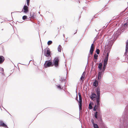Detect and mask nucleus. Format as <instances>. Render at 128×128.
<instances>
[{
  "instance_id": "1",
  "label": "nucleus",
  "mask_w": 128,
  "mask_h": 128,
  "mask_svg": "<svg viewBox=\"0 0 128 128\" xmlns=\"http://www.w3.org/2000/svg\"><path fill=\"white\" fill-rule=\"evenodd\" d=\"M121 34V32L118 30L114 34V40H111L110 41L107 40L106 42V45L104 46L106 50L104 51V53L106 54L104 56V64H106L108 62L109 56V54L110 51V49L114 42L118 37L119 35Z\"/></svg>"
},
{
  "instance_id": "2",
  "label": "nucleus",
  "mask_w": 128,
  "mask_h": 128,
  "mask_svg": "<svg viewBox=\"0 0 128 128\" xmlns=\"http://www.w3.org/2000/svg\"><path fill=\"white\" fill-rule=\"evenodd\" d=\"M59 84L57 85H56V88L57 89L61 90L62 89L65 91L64 90L65 89V88L64 89H63L64 87L65 86L67 81L66 80V77L64 78L62 76H59Z\"/></svg>"
},
{
  "instance_id": "3",
  "label": "nucleus",
  "mask_w": 128,
  "mask_h": 128,
  "mask_svg": "<svg viewBox=\"0 0 128 128\" xmlns=\"http://www.w3.org/2000/svg\"><path fill=\"white\" fill-rule=\"evenodd\" d=\"M108 62L106 64H104V62L103 63V67L102 68V64L101 62L99 63L98 67V68L99 70L98 72V79H100L101 78V76H103L104 74V72L106 69V65Z\"/></svg>"
},
{
  "instance_id": "4",
  "label": "nucleus",
  "mask_w": 128,
  "mask_h": 128,
  "mask_svg": "<svg viewBox=\"0 0 128 128\" xmlns=\"http://www.w3.org/2000/svg\"><path fill=\"white\" fill-rule=\"evenodd\" d=\"M120 120V128H128V118L126 116H125L122 120L121 119Z\"/></svg>"
},
{
  "instance_id": "5",
  "label": "nucleus",
  "mask_w": 128,
  "mask_h": 128,
  "mask_svg": "<svg viewBox=\"0 0 128 128\" xmlns=\"http://www.w3.org/2000/svg\"><path fill=\"white\" fill-rule=\"evenodd\" d=\"M95 40L94 41L93 43L92 44L89 53L88 54V59H89L91 60L92 57L91 56L93 52L94 51V43Z\"/></svg>"
},
{
  "instance_id": "6",
  "label": "nucleus",
  "mask_w": 128,
  "mask_h": 128,
  "mask_svg": "<svg viewBox=\"0 0 128 128\" xmlns=\"http://www.w3.org/2000/svg\"><path fill=\"white\" fill-rule=\"evenodd\" d=\"M52 58H50V60L46 61L44 64V66L45 68H47L53 66L52 62L51 60Z\"/></svg>"
},
{
  "instance_id": "7",
  "label": "nucleus",
  "mask_w": 128,
  "mask_h": 128,
  "mask_svg": "<svg viewBox=\"0 0 128 128\" xmlns=\"http://www.w3.org/2000/svg\"><path fill=\"white\" fill-rule=\"evenodd\" d=\"M60 60L58 57L57 56L54 58L53 62H52L53 66H54L56 68H58L59 66V62Z\"/></svg>"
},
{
  "instance_id": "8",
  "label": "nucleus",
  "mask_w": 128,
  "mask_h": 128,
  "mask_svg": "<svg viewBox=\"0 0 128 128\" xmlns=\"http://www.w3.org/2000/svg\"><path fill=\"white\" fill-rule=\"evenodd\" d=\"M97 111L94 112V116L95 118H97V116H99V115H102V114L100 110L99 107H98L97 109H96Z\"/></svg>"
},
{
  "instance_id": "9",
  "label": "nucleus",
  "mask_w": 128,
  "mask_h": 128,
  "mask_svg": "<svg viewBox=\"0 0 128 128\" xmlns=\"http://www.w3.org/2000/svg\"><path fill=\"white\" fill-rule=\"evenodd\" d=\"M94 103L95 104L94 108L97 109V108L100 106V99L96 98V100L94 102Z\"/></svg>"
},
{
  "instance_id": "10",
  "label": "nucleus",
  "mask_w": 128,
  "mask_h": 128,
  "mask_svg": "<svg viewBox=\"0 0 128 128\" xmlns=\"http://www.w3.org/2000/svg\"><path fill=\"white\" fill-rule=\"evenodd\" d=\"M90 98L94 102L96 100V98H97V95H96L94 93L92 92H91V95L90 96Z\"/></svg>"
},
{
  "instance_id": "11",
  "label": "nucleus",
  "mask_w": 128,
  "mask_h": 128,
  "mask_svg": "<svg viewBox=\"0 0 128 128\" xmlns=\"http://www.w3.org/2000/svg\"><path fill=\"white\" fill-rule=\"evenodd\" d=\"M29 11V8L28 6L26 5V4L23 7L22 12H24L26 14L28 13Z\"/></svg>"
},
{
  "instance_id": "12",
  "label": "nucleus",
  "mask_w": 128,
  "mask_h": 128,
  "mask_svg": "<svg viewBox=\"0 0 128 128\" xmlns=\"http://www.w3.org/2000/svg\"><path fill=\"white\" fill-rule=\"evenodd\" d=\"M96 94L97 95V98H96L100 99V88L99 87H97L96 89Z\"/></svg>"
},
{
  "instance_id": "13",
  "label": "nucleus",
  "mask_w": 128,
  "mask_h": 128,
  "mask_svg": "<svg viewBox=\"0 0 128 128\" xmlns=\"http://www.w3.org/2000/svg\"><path fill=\"white\" fill-rule=\"evenodd\" d=\"M98 120L100 124V125H103V122L102 119V115H99V116H97V118H96Z\"/></svg>"
},
{
  "instance_id": "14",
  "label": "nucleus",
  "mask_w": 128,
  "mask_h": 128,
  "mask_svg": "<svg viewBox=\"0 0 128 128\" xmlns=\"http://www.w3.org/2000/svg\"><path fill=\"white\" fill-rule=\"evenodd\" d=\"M0 126L5 128H8L6 124L2 120H0Z\"/></svg>"
},
{
  "instance_id": "15",
  "label": "nucleus",
  "mask_w": 128,
  "mask_h": 128,
  "mask_svg": "<svg viewBox=\"0 0 128 128\" xmlns=\"http://www.w3.org/2000/svg\"><path fill=\"white\" fill-rule=\"evenodd\" d=\"M47 50L46 52V56H50V58H52V57L51 56V51H50V49L48 48H47Z\"/></svg>"
},
{
  "instance_id": "16",
  "label": "nucleus",
  "mask_w": 128,
  "mask_h": 128,
  "mask_svg": "<svg viewBox=\"0 0 128 128\" xmlns=\"http://www.w3.org/2000/svg\"><path fill=\"white\" fill-rule=\"evenodd\" d=\"M78 95L79 96V101H78V104L79 102L81 104H82V97L80 94V93L79 90L78 92Z\"/></svg>"
},
{
  "instance_id": "17",
  "label": "nucleus",
  "mask_w": 128,
  "mask_h": 128,
  "mask_svg": "<svg viewBox=\"0 0 128 128\" xmlns=\"http://www.w3.org/2000/svg\"><path fill=\"white\" fill-rule=\"evenodd\" d=\"M128 52V40H127L126 42V52L124 54L126 55V53Z\"/></svg>"
},
{
  "instance_id": "18",
  "label": "nucleus",
  "mask_w": 128,
  "mask_h": 128,
  "mask_svg": "<svg viewBox=\"0 0 128 128\" xmlns=\"http://www.w3.org/2000/svg\"><path fill=\"white\" fill-rule=\"evenodd\" d=\"M5 58L2 56H0V64L2 63L4 61Z\"/></svg>"
},
{
  "instance_id": "19",
  "label": "nucleus",
  "mask_w": 128,
  "mask_h": 128,
  "mask_svg": "<svg viewBox=\"0 0 128 128\" xmlns=\"http://www.w3.org/2000/svg\"><path fill=\"white\" fill-rule=\"evenodd\" d=\"M82 104H81L79 102L78 103L79 108L80 112H81L82 111Z\"/></svg>"
},
{
  "instance_id": "20",
  "label": "nucleus",
  "mask_w": 128,
  "mask_h": 128,
  "mask_svg": "<svg viewBox=\"0 0 128 128\" xmlns=\"http://www.w3.org/2000/svg\"><path fill=\"white\" fill-rule=\"evenodd\" d=\"M93 85L96 87L98 85V81L96 80L93 82Z\"/></svg>"
},
{
  "instance_id": "21",
  "label": "nucleus",
  "mask_w": 128,
  "mask_h": 128,
  "mask_svg": "<svg viewBox=\"0 0 128 128\" xmlns=\"http://www.w3.org/2000/svg\"><path fill=\"white\" fill-rule=\"evenodd\" d=\"M30 17H31L32 19H34L35 18L36 15H34V12L32 14L30 13Z\"/></svg>"
},
{
  "instance_id": "22",
  "label": "nucleus",
  "mask_w": 128,
  "mask_h": 128,
  "mask_svg": "<svg viewBox=\"0 0 128 128\" xmlns=\"http://www.w3.org/2000/svg\"><path fill=\"white\" fill-rule=\"evenodd\" d=\"M62 49V47L60 45H59L58 48V51L60 52H61V49Z\"/></svg>"
},
{
  "instance_id": "23",
  "label": "nucleus",
  "mask_w": 128,
  "mask_h": 128,
  "mask_svg": "<svg viewBox=\"0 0 128 128\" xmlns=\"http://www.w3.org/2000/svg\"><path fill=\"white\" fill-rule=\"evenodd\" d=\"M47 48H46L44 50V55L45 56H47L46 52L47 50Z\"/></svg>"
},
{
  "instance_id": "24",
  "label": "nucleus",
  "mask_w": 128,
  "mask_h": 128,
  "mask_svg": "<svg viewBox=\"0 0 128 128\" xmlns=\"http://www.w3.org/2000/svg\"><path fill=\"white\" fill-rule=\"evenodd\" d=\"M93 126L94 128H98V126L96 124H93Z\"/></svg>"
},
{
  "instance_id": "25",
  "label": "nucleus",
  "mask_w": 128,
  "mask_h": 128,
  "mask_svg": "<svg viewBox=\"0 0 128 128\" xmlns=\"http://www.w3.org/2000/svg\"><path fill=\"white\" fill-rule=\"evenodd\" d=\"M98 55L95 54L94 55V58L95 60H97L98 59Z\"/></svg>"
},
{
  "instance_id": "26",
  "label": "nucleus",
  "mask_w": 128,
  "mask_h": 128,
  "mask_svg": "<svg viewBox=\"0 0 128 128\" xmlns=\"http://www.w3.org/2000/svg\"><path fill=\"white\" fill-rule=\"evenodd\" d=\"M27 18H28V17L26 16H24L22 17V19L24 20H25Z\"/></svg>"
},
{
  "instance_id": "27",
  "label": "nucleus",
  "mask_w": 128,
  "mask_h": 128,
  "mask_svg": "<svg viewBox=\"0 0 128 128\" xmlns=\"http://www.w3.org/2000/svg\"><path fill=\"white\" fill-rule=\"evenodd\" d=\"M52 43V41L51 40L48 41L47 42L48 44V45H50Z\"/></svg>"
},
{
  "instance_id": "28",
  "label": "nucleus",
  "mask_w": 128,
  "mask_h": 128,
  "mask_svg": "<svg viewBox=\"0 0 128 128\" xmlns=\"http://www.w3.org/2000/svg\"><path fill=\"white\" fill-rule=\"evenodd\" d=\"M96 52L98 54L100 53V50L99 49L97 48L96 50Z\"/></svg>"
},
{
  "instance_id": "29",
  "label": "nucleus",
  "mask_w": 128,
  "mask_h": 128,
  "mask_svg": "<svg viewBox=\"0 0 128 128\" xmlns=\"http://www.w3.org/2000/svg\"><path fill=\"white\" fill-rule=\"evenodd\" d=\"M26 1L27 4L28 6L29 5L30 0H26Z\"/></svg>"
},
{
  "instance_id": "30",
  "label": "nucleus",
  "mask_w": 128,
  "mask_h": 128,
  "mask_svg": "<svg viewBox=\"0 0 128 128\" xmlns=\"http://www.w3.org/2000/svg\"><path fill=\"white\" fill-rule=\"evenodd\" d=\"M89 109L90 110H91L92 109V106L91 105H90V104H89Z\"/></svg>"
},
{
  "instance_id": "31",
  "label": "nucleus",
  "mask_w": 128,
  "mask_h": 128,
  "mask_svg": "<svg viewBox=\"0 0 128 128\" xmlns=\"http://www.w3.org/2000/svg\"><path fill=\"white\" fill-rule=\"evenodd\" d=\"M85 74H84V76H83L82 75L81 76V77L80 78L81 80H82V78H84L85 76Z\"/></svg>"
},
{
  "instance_id": "32",
  "label": "nucleus",
  "mask_w": 128,
  "mask_h": 128,
  "mask_svg": "<svg viewBox=\"0 0 128 128\" xmlns=\"http://www.w3.org/2000/svg\"><path fill=\"white\" fill-rule=\"evenodd\" d=\"M0 71L4 72V70L3 68L0 67Z\"/></svg>"
},
{
  "instance_id": "33",
  "label": "nucleus",
  "mask_w": 128,
  "mask_h": 128,
  "mask_svg": "<svg viewBox=\"0 0 128 128\" xmlns=\"http://www.w3.org/2000/svg\"><path fill=\"white\" fill-rule=\"evenodd\" d=\"M91 121L92 122V124H94L95 123L94 122V120L92 118V119H91Z\"/></svg>"
},
{
  "instance_id": "34",
  "label": "nucleus",
  "mask_w": 128,
  "mask_h": 128,
  "mask_svg": "<svg viewBox=\"0 0 128 128\" xmlns=\"http://www.w3.org/2000/svg\"><path fill=\"white\" fill-rule=\"evenodd\" d=\"M78 94H77L76 96V100L78 102Z\"/></svg>"
},
{
  "instance_id": "35",
  "label": "nucleus",
  "mask_w": 128,
  "mask_h": 128,
  "mask_svg": "<svg viewBox=\"0 0 128 128\" xmlns=\"http://www.w3.org/2000/svg\"><path fill=\"white\" fill-rule=\"evenodd\" d=\"M93 110L94 111H95V112L96 111V109L95 108H93Z\"/></svg>"
},
{
  "instance_id": "36",
  "label": "nucleus",
  "mask_w": 128,
  "mask_h": 128,
  "mask_svg": "<svg viewBox=\"0 0 128 128\" xmlns=\"http://www.w3.org/2000/svg\"><path fill=\"white\" fill-rule=\"evenodd\" d=\"M2 107L6 110V111L9 114H10L11 116H12V115L8 112V111L6 110L2 106Z\"/></svg>"
},
{
  "instance_id": "37",
  "label": "nucleus",
  "mask_w": 128,
  "mask_h": 128,
  "mask_svg": "<svg viewBox=\"0 0 128 128\" xmlns=\"http://www.w3.org/2000/svg\"><path fill=\"white\" fill-rule=\"evenodd\" d=\"M90 105H91V106H92L94 105V103L92 102H90Z\"/></svg>"
},
{
  "instance_id": "38",
  "label": "nucleus",
  "mask_w": 128,
  "mask_h": 128,
  "mask_svg": "<svg viewBox=\"0 0 128 128\" xmlns=\"http://www.w3.org/2000/svg\"><path fill=\"white\" fill-rule=\"evenodd\" d=\"M96 18V16H94V17H93L92 18V19L91 20H93L94 18Z\"/></svg>"
},
{
  "instance_id": "39",
  "label": "nucleus",
  "mask_w": 128,
  "mask_h": 128,
  "mask_svg": "<svg viewBox=\"0 0 128 128\" xmlns=\"http://www.w3.org/2000/svg\"><path fill=\"white\" fill-rule=\"evenodd\" d=\"M16 12V11H14V12H11V14H12V13H15V12Z\"/></svg>"
},
{
  "instance_id": "40",
  "label": "nucleus",
  "mask_w": 128,
  "mask_h": 128,
  "mask_svg": "<svg viewBox=\"0 0 128 128\" xmlns=\"http://www.w3.org/2000/svg\"><path fill=\"white\" fill-rule=\"evenodd\" d=\"M47 57H48V58H47V60H50V58L49 57H50V56H47Z\"/></svg>"
},
{
  "instance_id": "41",
  "label": "nucleus",
  "mask_w": 128,
  "mask_h": 128,
  "mask_svg": "<svg viewBox=\"0 0 128 128\" xmlns=\"http://www.w3.org/2000/svg\"><path fill=\"white\" fill-rule=\"evenodd\" d=\"M24 21H23L24 22ZM18 22L20 23H22L23 21H18Z\"/></svg>"
},
{
  "instance_id": "42",
  "label": "nucleus",
  "mask_w": 128,
  "mask_h": 128,
  "mask_svg": "<svg viewBox=\"0 0 128 128\" xmlns=\"http://www.w3.org/2000/svg\"><path fill=\"white\" fill-rule=\"evenodd\" d=\"M2 50H3V52L4 50V47L3 46L2 47Z\"/></svg>"
},
{
  "instance_id": "43",
  "label": "nucleus",
  "mask_w": 128,
  "mask_h": 128,
  "mask_svg": "<svg viewBox=\"0 0 128 128\" xmlns=\"http://www.w3.org/2000/svg\"><path fill=\"white\" fill-rule=\"evenodd\" d=\"M128 8V6L126 8L125 10H124L123 12H125V10Z\"/></svg>"
},
{
  "instance_id": "44",
  "label": "nucleus",
  "mask_w": 128,
  "mask_h": 128,
  "mask_svg": "<svg viewBox=\"0 0 128 128\" xmlns=\"http://www.w3.org/2000/svg\"><path fill=\"white\" fill-rule=\"evenodd\" d=\"M33 60H33V59H32V60H30V61H29V64H30V62L31 61H33Z\"/></svg>"
},
{
  "instance_id": "45",
  "label": "nucleus",
  "mask_w": 128,
  "mask_h": 128,
  "mask_svg": "<svg viewBox=\"0 0 128 128\" xmlns=\"http://www.w3.org/2000/svg\"><path fill=\"white\" fill-rule=\"evenodd\" d=\"M77 86H76V94H77Z\"/></svg>"
},
{
  "instance_id": "46",
  "label": "nucleus",
  "mask_w": 128,
  "mask_h": 128,
  "mask_svg": "<svg viewBox=\"0 0 128 128\" xmlns=\"http://www.w3.org/2000/svg\"><path fill=\"white\" fill-rule=\"evenodd\" d=\"M97 60H95L94 62H97Z\"/></svg>"
},
{
  "instance_id": "47",
  "label": "nucleus",
  "mask_w": 128,
  "mask_h": 128,
  "mask_svg": "<svg viewBox=\"0 0 128 128\" xmlns=\"http://www.w3.org/2000/svg\"><path fill=\"white\" fill-rule=\"evenodd\" d=\"M77 31V30H76V32L74 33V34H75L76 33Z\"/></svg>"
},
{
  "instance_id": "48",
  "label": "nucleus",
  "mask_w": 128,
  "mask_h": 128,
  "mask_svg": "<svg viewBox=\"0 0 128 128\" xmlns=\"http://www.w3.org/2000/svg\"><path fill=\"white\" fill-rule=\"evenodd\" d=\"M30 17L29 18H28V19L27 20H29L30 19Z\"/></svg>"
},
{
  "instance_id": "49",
  "label": "nucleus",
  "mask_w": 128,
  "mask_h": 128,
  "mask_svg": "<svg viewBox=\"0 0 128 128\" xmlns=\"http://www.w3.org/2000/svg\"><path fill=\"white\" fill-rule=\"evenodd\" d=\"M2 73V74L3 75H4V74L3 73H2V72L1 73Z\"/></svg>"
},
{
  "instance_id": "50",
  "label": "nucleus",
  "mask_w": 128,
  "mask_h": 128,
  "mask_svg": "<svg viewBox=\"0 0 128 128\" xmlns=\"http://www.w3.org/2000/svg\"><path fill=\"white\" fill-rule=\"evenodd\" d=\"M63 36L64 37V36H65V34H63Z\"/></svg>"
},
{
  "instance_id": "51",
  "label": "nucleus",
  "mask_w": 128,
  "mask_h": 128,
  "mask_svg": "<svg viewBox=\"0 0 128 128\" xmlns=\"http://www.w3.org/2000/svg\"><path fill=\"white\" fill-rule=\"evenodd\" d=\"M84 72H83V73L82 74V76H84Z\"/></svg>"
},
{
  "instance_id": "52",
  "label": "nucleus",
  "mask_w": 128,
  "mask_h": 128,
  "mask_svg": "<svg viewBox=\"0 0 128 128\" xmlns=\"http://www.w3.org/2000/svg\"><path fill=\"white\" fill-rule=\"evenodd\" d=\"M42 52L43 53V49L42 48Z\"/></svg>"
},
{
  "instance_id": "53",
  "label": "nucleus",
  "mask_w": 128,
  "mask_h": 128,
  "mask_svg": "<svg viewBox=\"0 0 128 128\" xmlns=\"http://www.w3.org/2000/svg\"><path fill=\"white\" fill-rule=\"evenodd\" d=\"M127 24V23H125L124 24V25H126V24Z\"/></svg>"
},
{
  "instance_id": "54",
  "label": "nucleus",
  "mask_w": 128,
  "mask_h": 128,
  "mask_svg": "<svg viewBox=\"0 0 128 128\" xmlns=\"http://www.w3.org/2000/svg\"><path fill=\"white\" fill-rule=\"evenodd\" d=\"M95 31H96V32H97V30H96V29H95Z\"/></svg>"
},
{
  "instance_id": "55",
  "label": "nucleus",
  "mask_w": 128,
  "mask_h": 128,
  "mask_svg": "<svg viewBox=\"0 0 128 128\" xmlns=\"http://www.w3.org/2000/svg\"><path fill=\"white\" fill-rule=\"evenodd\" d=\"M103 10L102 11V10H100V12H102Z\"/></svg>"
},
{
  "instance_id": "56",
  "label": "nucleus",
  "mask_w": 128,
  "mask_h": 128,
  "mask_svg": "<svg viewBox=\"0 0 128 128\" xmlns=\"http://www.w3.org/2000/svg\"><path fill=\"white\" fill-rule=\"evenodd\" d=\"M3 30V29H2V30Z\"/></svg>"
},
{
  "instance_id": "57",
  "label": "nucleus",
  "mask_w": 128,
  "mask_h": 128,
  "mask_svg": "<svg viewBox=\"0 0 128 128\" xmlns=\"http://www.w3.org/2000/svg\"><path fill=\"white\" fill-rule=\"evenodd\" d=\"M1 108V110H2V108Z\"/></svg>"
},
{
  "instance_id": "58",
  "label": "nucleus",
  "mask_w": 128,
  "mask_h": 128,
  "mask_svg": "<svg viewBox=\"0 0 128 128\" xmlns=\"http://www.w3.org/2000/svg\"><path fill=\"white\" fill-rule=\"evenodd\" d=\"M127 21L128 22V20H127Z\"/></svg>"
},
{
  "instance_id": "59",
  "label": "nucleus",
  "mask_w": 128,
  "mask_h": 128,
  "mask_svg": "<svg viewBox=\"0 0 128 128\" xmlns=\"http://www.w3.org/2000/svg\"><path fill=\"white\" fill-rule=\"evenodd\" d=\"M85 7H83V9H84V8H85Z\"/></svg>"
},
{
  "instance_id": "60",
  "label": "nucleus",
  "mask_w": 128,
  "mask_h": 128,
  "mask_svg": "<svg viewBox=\"0 0 128 128\" xmlns=\"http://www.w3.org/2000/svg\"><path fill=\"white\" fill-rule=\"evenodd\" d=\"M113 19H115V18H114H114H113Z\"/></svg>"
},
{
  "instance_id": "61",
  "label": "nucleus",
  "mask_w": 128,
  "mask_h": 128,
  "mask_svg": "<svg viewBox=\"0 0 128 128\" xmlns=\"http://www.w3.org/2000/svg\"><path fill=\"white\" fill-rule=\"evenodd\" d=\"M128 106V104L127 105V106Z\"/></svg>"
},
{
  "instance_id": "62",
  "label": "nucleus",
  "mask_w": 128,
  "mask_h": 128,
  "mask_svg": "<svg viewBox=\"0 0 128 128\" xmlns=\"http://www.w3.org/2000/svg\"><path fill=\"white\" fill-rule=\"evenodd\" d=\"M18 69L19 70V68L18 67Z\"/></svg>"
},
{
  "instance_id": "63",
  "label": "nucleus",
  "mask_w": 128,
  "mask_h": 128,
  "mask_svg": "<svg viewBox=\"0 0 128 128\" xmlns=\"http://www.w3.org/2000/svg\"><path fill=\"white\" fill-rule=\"evenodd\" d=\"M63 56H64V54H63Z\"/></svg>"
},
{
  "instance_id": "64",
  "label": "nucleus",
  "mask_w": 128,
  "mask_h": 128,
  "mask_svg": "<svg viewBox=\"0 0 128 128\" xmlns=\"http://www.w3.org/2000/svg\"><path fill=\"white\" fill-rule=\"evenodd\" d=\"M127 4H128V2H127Z\"/></svg>"
}]
</instances>
